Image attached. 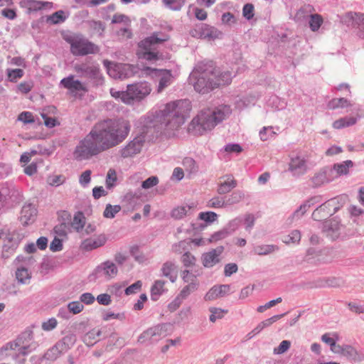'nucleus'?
<instances>
[{
	"instance_id": "obj_48",
	"label": "nucleus",
	"mask_w": 364,
	"mask_h": 364,
	"mask_svg": "<svg viewBox=\"0 0 364 364\" xmlns=\"http://www.w3.org/2000/svg\"><path fill=\"white\" fill-rule=\"evenodd\" d=\"M65 20L64 12L63 11H58L48 17V21L53 24H57Z\"/></svg>"
},
{
	"instance_id": "obj_35",
	"label": "nucleus",
	"mask_w": 364,
	"mask_h": 364,
	"mask_svg": "<svg viewBox=\"0 0 364 364\" xmlns=\"http://www.w3.org/2000/svg\"><path fill=\"white\" fill-rule=\"evenodd\" d=\"M353 163L350 160H347L341 164H336L333 165V169L336 171L337 174L346 175L348 173V169L353 167Z\"/></svg>"
},
{
	"instance_id": "obj_26",
	"label": "nucleus",
	"mask_w": 364,
	"mask_h": 364,
	"mask_svg": "<svg viewBox=\"0 0 364 364\" xmlns=\"http://www.w3.org/2000/svg\"><path fill=\"white\" fill-rule=\"evenodd\" d=\"M200 37L204 38H218L221 36V32L217 28L208 25H203L200 28Z\"/></svg>"
},
{
	"instance_id": "obj_6",
	"label": "nucleus",
	"mask_w": 364,
	"mask_h": 364,
	"mask_svg": "<svg viewBox=\"0 0 364 364\" xmlns=\"http://www.w3.org/2000/svg\"><path fill=\"white\" fill-rule=\"evenodd\" d=\"M168 39L169 37L167 35L154 33L152 36L140 41L136 53L139 59L150 62L158 60L160 58L158 53L151 51L152 46L155 44L166 41Z\"/></svg>"
},
{
	"instance_id": "obj_43",
	"label": "nucleus",
	"mask_w": 364,
	"mask_h": 364,
	"mask_svg": "<svg viewBox=\"0 0 364 364\" xmlns=\"http://www.w3.org/2000/svg\"><path fill=\"white\" fill-rule=\"evenodd\" d=\"M168 9L174 11L180 10L184 5L185 0H162Z\"/></svg>"
},
{
	"instance_id": "obj_14",
	"label": "nucleus",
	"mask_w": 364,
	"mask_h": 364,
	"mask_svg": "<svg viewBox=\"0 0 364 364\" xmlns=\"http://www.w3.org/2000/svg\"><path fill=\"white\" fill-rule=\"evenodd\" d=\"M106 236L105 235L101 234L83 240L80 245V247L83 250L90 251L103 246L106 243Z\"/></svg>"
},
{
	"instance_id": "obj_30",
	"label": "nucleus",
	"mask_w": 364,
	"mask_h": 364,
	"mask_svg": "<svg viewBox=\"0 0 364 364\" xmlns=\"http://www.w3.org/2000/svg\"><path fill=\"white\" fill-rule=\"evenodd\" d=\"M85 217L82 212H77L71 222V227L77 232L82 230L85 225Z\"/></svg>"
},
{
	"instance_id": "obj_59",
	"label": "nucleus",
	"mask_w": 364,
	"mask_h": 364,
	"mask_svg": "<svg viewBox=\"0 0 364 364\" xmlns=\"http://www.w3.org/2000/svg\"><path fill=\"white\" fill-rule=\"evenodd\" d=\"M18 119L21 122H23L25 124H31L35 122L33 115L30 112H21L18 117Z\"/></svg>"
},
{
	"instance_id": "obj_16",
	"label": "nucleus",
	"mask_w": 364,
	"mask_h": 364,
	"mask_svg": "<svg viewBox=\"0 0 364 364\" xmlns=\"http://www.w3.org/2000/svg\"><path fill=\"white\" fill-rule=\"evenodd\" d=\"M289 169L294 175H302L305 173L307 170L306 160L298 156L292 157L289 164Z\"/></svg>"
},
{
	"instance_id": "obj_9",
	"label": "nucleus",
	"mask_w": 364,
	"mask_h": 364,
	"mask_svg": "<svg viewBox=\"0 0 364 364\" xmlns=\"http://www.w3.org/2000/svg\"><path fill=\"white\" fill-rule=\"evenodd\" d=\"M143 75L146 76L150 75L151 77H159V84L157 89V92H161L167 86L171 84V73L167 70H158L155 68H151L149 67H144L141 69Z\"/></svg>"
},
{
	"instance_id": "obj_17",
	"label": "nucleus",
	"mask_w": 364,
	"mask_h": 364,
	"mask_svg": "<svg viewBox=\"0 0 364 364\" xmlns=\"http://www.w3.org/2000/svg\"><path fill=\"white\" fill-rule=\"evenodd\" d=\"M230 291V286L228 284H223L214 286L205 294L206 300H213L219 297H223Z\"/></svg>"
},
{
	"instance_id": "obj_37",
	"label": "nucleus",
	"mask_w": 364,
	"mask_h": 364,
	"mask_svg": "<svg viewBox=\"0 0 364 364\" xmlns=\"http://www.w3.org/2000/svg\"><path fill=\"white\" fill-rule=\"evenodd\" d=\"M61 355V350L58 345H55L48 349L44 355V358L50 361L55 360Z\"/></svg>"
},
{
	"instance_id": "obj_23",
	"label": "nucleus",
	"mask_w": 364,
	"mask_h": 364,
	"mask_svg": "<svg viewBox=\"0 0 364 364\" xmlns=\"http://www.w3.org/2000/svg\"><path fill=\"white\" fill-rule=\"evenodd\" d=\"M162 274L164 277H168L171 282H174L177 277V269L175 264L171 262H166L164 264L162 269Z\"/></svg>"
},
{
	"instance_id": "obj_63",
	"label": "nucleus",
	"mask_w": 364,
	"mask_h": 364,
	"mask_svg": "<svg viewBox=\"0 0 364 364\" xmlns=\"http://www.w3.org/2000/svg\"><path fill=\"white\" fill-rule=\"evenodd\" d=\"M57 320L55 318H51L42 323V329L46 331H49L54 329L57 326Z\"/></svg>"
},
{
	"instance_id": "obj_28",
	"label": "nucleus",
	"mask_w": 364,
	"mask_h": 364,
	"mask_svg": "<svg viewBox=\"0 0 364 364\" xmlns=\"http://www.w3.org/2000/svg\"><path fill=\"white\" fill-rule=\"evenodd\" d=\"M284 314L275 315L269 318H267L262 322H260L255 328L252 330L251 333L254 336L259 333L261 331H262L264 328L271 326L272 323L280 319L283 317Z\"/></svg>"
},
{
	"instance_id": "obj_38",
	"label": "nucleus",
	"mask_w": 364,
	"mask_h": 364,
	"mask_svg": "<svg viewBox=\"0 0 364 364\" xmlns=\"http://www.w3.org/2000/svg\"><path fill=\"white\" fill-rule=\"evenodd\" d=\"M328 181L329 180L327 178L326 172L325 171H321L316 173L311 178L312 183L315 186H320L328 182Z\"/></svg>"
},
{
	"instance_id": "obj_60",
	"label": "nucleus",
	"mask_w": 364,
	"mask_h": 364,
	"mask_svg": "<svg viewBox=\"0 0 364 364\" xmlns=\"http://www.w3.org/2000/svg\"><path fill=\"white\" fill-rule=\"evenodd\" d=\"M291 346V342L289 341H282L277 348L274 349L275 354H282L287 351Z\"/></svg>"
},
{
	"instance_id": "obj_24",
	"label": "nucleus",
	"mask_w": 364,
	"mask_h": 364,
	"mask_svg": "<svg viewBox=\"0 0 364 364\" xmlns=\"http://www.w3.org/2000/svg\"><path fill=\"white\" fill-rule=\"evenodd\" d=\"M358 117H345L333 122L332 126L336 129H340L353 126L356 124Z\"/></svg>"
},
{
	"instance_id": "obj_18",
	"label": "nucleus",
	"mask_w": 364,
	"mask_h": 364,
	"mask_svg": "<svg viewBox=\"0 0 364 364\" xmlns=\"http://www.w3.org/2000/svg\"><path fill=\"white\" fill-rule=\"evenodd\" d=\"M236 186L237 181L235 180L232 176H225L220 178L218 193L219 194H225L229 193Z\"/></svg>"
},
{
	"instance_id": "obj_62",
	"label": "nucleus",
	"mask_w": 364,
	"mask_h": 364,
	"mask_svg": "<svg viewBox=\"0 0 364 364\" xmlns=\"http://www.w3.org/2000/svg\"><path fill=\"white\" fill-rule=\"evenodd\" d=\"M338 339V336L337 333H333L332 337L330 336V333H325L321 336L322 341L329 345L331 348L334 346L336 341Z\"/></svg>"
},
{
	"instance_id": "obj_61",
	"label": "nucleus",
	"mask_w": 364,
	"mask_h": 364,
	"mask_svg": "<svg viewBox=\"0 0 364 364\" xmlns=\"http://www.w3.org/2000/svg\"><path fill=\"white\" fill-rule=\"evenodd\" d=\"M159 183V178L156 176H151L143 181L141 187L144 189H149Z\"/></svg>"
},
{
	"instance_id": "obj_19",
	"label": "nucleus",
	"mask_w": 364,
	"mask_h": 364,
	"mask_svg": "<svg viewBox=\"0 0 364 364\" xmlns=\"http://www.w3.org/2000/svg\"><path fill=\"white\" fill-rule=\"evenodd\" d=\"M4 349L5 351H11L9 354L11 355L18 356L20 355H26L28 353V347L21 344V341H16L7 343Z\"/></svg>"
},
{
	"instance_id": "obj_7",
	"label": "nucleus",
	"mask_w": 364,
	"mask_h": 364,
	"mask_svg": "<svg viewBox=\"0 0 364 364\" xmlns=\"http://www.w3.org/2000/svg\"><path fill=\"white\" fill-rule=\"evenodd\" d=\"M64 39L70 45L74 55H85L99 52L97 46L78 36H67Z\"/></svg>"
},
{
	"instance_id": "obj_36",
	"label": "nucleus",
	"mask_w": 364,
	"mask_h": 364,
	"mask_svg": "<svg viewBox=\"0 0 364 364\" xmlns=\"http://www.w3.org/2000/svg\"><path fill=\"white\" fill-rule=\"evenodd\" d=\"M323 20L321 15L315 14L310 15L309 26L312 31H316L319 29Z\"/></svg>"
},
{
	"instance_id": "obj_22",
	"label": "nucleus",
	"mask_w": 364,
	"mask_h": 364,
	"mask_svg": "<svg viewBox=\"0 0 364 364\" xmlns=\"http://www.w3.org/2000/svg\"><path fill=\"white\" fill-rule=\"evenodd\" d=\"M345 21L353 26H361L364 29V14L349 12L345 16Z\"/></svg>"
},
{
	"instance_id": "obj_4",
	"label": "nucleus",
	"mask_w": 364,
	"mask_h": 364,
	"mask_svg": "<svg viewBox=\"0 0 364 364\" xmlns=\"http://www.w3.org/2000/svg\"><path fill=\"white\" fill-rule=\"evenodd\" d=\"M152 89L147 82H139L127 85L126 91H117L114 88L110 89L112 97L120 99L126 105H133L140 102L149 96Z\"/></svg>"
},
{
	"instance_id": "obj_34",
	"label": "nucleus",
	"mask_w": 364,
	"mask_h": 364,
	"mask_svg": "<svg viewBox=\"0 0 364 364\" xmlns=\"http://www.w3.org/2000/svg\"><path fill=\"white\" fill-rule=\"evenodd\" d=\"M103 274L109 278L114 277L117 274V268L116 265L111 262H106L103 263L101 267Z\"/></svg>"
},
{
	"instance_id": "obj_54",
	"label": "nucleus",
	"mask_w": 364,
	"mask_h": 364,
	"mask_svg": "<svg viewBox=\"0 0 364 364\" xmlns=\"http://www.w3.org/2000/svg\"><path fill=\"white\" fill-rule=\"evenodd\" d=\"M100 331L98 330H92L85 334L84 337V342L89 346H92L94 344L95 341L93 340L95 339L96 337L100 336Z\"/></svg>"
},
{
	"instance_id": "obj_15",
	"label": "nucleus",
	"mask_w": 364,
	"mask_h": 364,
	"mask_svg": "<svg viewBox=\"0 0 364 364\" xmlns=\"http://www.w3.org/2000/svg\"><path fill=\"white\" fill-rule=\"evenodd\" d=\"M37 210L36 207L30 203L26 204L21 209L19 219L23 225H27L35 220Z\"/></svg>"
},
{
	"instance_id": "obj_25",
	"label": "nucleus",
	"mask_w": 364,
	"mask_h": 364,
	"mask_svg": "<svg viewBox=\"0 0 364 364\" xmlns=\"http://www.w3.org/2000/svg\"><path fill=\"white\" fill-rule=\"evenodd\" d=\"M162 331L163 329L161 326H156L149 328L141 334L139 341L143 342L144 341L151 339L154 337L160 336L162 333Z\"/></svg>"
},
{
	"instance_id": "obj_45",
	"label": "nucleus",
	"mask_w": 364,
	"mask_h": 364,
	"mask_svg": "<svg viewBox=\"0 0 364 364\" xmlns=\"http://www.w3.org/2000/svg\"><path fill=\"white\" fill-rule=\"evenodd\" d=\"M65 181V177L63 175H52L48 177L47 183L53 186H58Z\"/></svg>"
},
{
	"instance_id": "obj_10",
	"label": "nucleus",
	"mask_w": 364,
	"mask_h": 364,
	"mask_svg": "<svg viewBox=\"0 0 364 364\" xmlns=\"http://www.w3.org/2000/svg\"><path fill=\"white\" fill-rule=\"evenodd\" d=\"M60 84L75 95L82 96L87 92L86 86L80 80H75L73 75H70L61 80Z\"/></svg>"
},
{
	"instance_id": "obj_11",
	"label": "nucleus",
	"mask_w": 364,
	"mask_h": 364,
	"mask_svg": "<svg viewBox=\"0 0 364 364\" xmlns=\"http://www.w3.org/2000/svg\"><path fill=\"white\" fill-rule=\"evenodd\" d=\"M74 69L82 77L102 80L100 73V69L95 65L82 63L80 65H75Z\"/></svg>"
},
{
	"instance_id": "obj_57",
	"label": "nucleus",
	"mask_w": 364,
	"mask_h": 364,
	"mask_svg": "<svg viewBox=\"0 0 364 364\" xmlns=\"http://www.w3.org/2000/svg\"><path fill=\"white\" fill-rule=\"evenodd\" d=\"M69 230V225L65 223H62L54 228L55 232L59 236H66Z\"/></svg>"
},
{
	"instance_id": "obj_44",
	"label": "nucleus",
	"mask_w": 364,
	"mask_h": 364,
	"mask_svg": "<svg viewBox=\"0 0 364 364\" xmlns=\"http://www.w3.org/2000/svg\"><path fill=\"white\" fill-rule=\"evenodd\" d=\"M276 133L273 130L272 127H264L259 132V137L262 141H267L272 139Z\"/></svg>"
},
{
	"instance_id": "obj_39",
	"label": "nucleus",
	"mask_w": 364,
	"mask_h": 364,
	"mask_svg": "<svg viewBox=\"0 0 364 364\" xmlns=\"http://www.w3.org/2000/svg\"><path fill=\"white\" fill-rule=\"evenodd\" d=\"M6 73L8 80L12 82H17V80L21 79L24 75V72L22 69H7Z\"/></svg>"
},
{
	"instance_id": "obj_52",
	"label": "nucleus",
	"mask_w": 364,
	"mask_h": 364,
	"mask_svg": "<svg viewBox=\"0 0 364 364\" xmlns=\"http://www.w3.org/2000/svg\"><path fill=\"white\" fill-rule=\"evenodd\" d=\"M324 228L326 229L328 235L331 237H334V234L338 230V225L335 221H326Z\"/></svg>"
},
{
	"instance_id": "obj_13",
	"label": "nucleus",
	"mask_w": 364,
	"mask_h": 364,
	"mask_svg": "<svg viewBox=\"0 0 364 364\" xmlns=\"http://www.w3.org/2000/svg\"><path fill=\"white\" fill-rule=\"evenodd\" d=\"M223 247L220 246L215 249L204 253L202 256L203 264L205 267H212L220 262V256L223 252Z\"/></svg>"
},
{
	"instance_id": "obj_53",
	"label": "nucleus",
	"mask_w": 364,
	"mask_h": 364,
	"mask_svg": "<svg viewBox=\"0 0 364 364\" xmlns=\"http://www.w3.org/2000/svg\"><path fill=\"white\" fill-rule=\"evenodd\" d=\"M91 170H85L79 176V183L82 187H86L91 181Z\"/></svg>"
},
{
	"instance_id": "obj_31",
	"label": "nucleus",
	"mask_w": 364,
	"mask_h": 364,
	"mask_svg": "<svg viewBox=\"0 0 364 364\" xmlns=\"http://www.w3.org/2000/svg\"><path fill=\"white\" fill-rule=\"evenodd\" d=\"M351 105L350 102L346 98H334L330 100L328 103V107L330 109L344 108L350 107Z\"/></svg>"
},
{
	"instance_id": "obj_1",
	"label": "nucleus",
	"mask_w": 364,
	"mask_h": 364,
	"mask_svg": "<svg viewBox=\"0 0 364 364\" xmlns=\"http://www.w3.org/2000/svg\"><path fill=\"white\" fill-rule=\"evenodd\" d=\"M129 122L124 119L98 121L78 143L73 153L77 161L88 160L122 143L130 132Z\"/></svg>"
},
{
	"instance_id": "obj_3",
	"label": "nucleus",
	"mask_w": 364,
	"mask_h": 364,
	"mask_svg": "<svg viewBox=\"0 0 364 364\" xmlns=\"http://www.w3.org/2000/svg\"><path fill=\"white\" fill-rule=\"evenodd\" d=\"M231 112V108L228 105H220L213 110H201L189 124L188 132L194 135H203L228 117Z\"/></svg>"
},
{
	"instance_id": "obj_21",
	"label": "nucleus",
	"mask_w": 364,
	"mask_h": 364,
	"mask_svg": "<svg viewBox=\"0 0 364 364\" xmlns=\"http://www.w3.org/2000/svg\"><path fill=\"white\" fill-rule=\"evenodd\" d=\"M334 203V200H331L321 205L319 208H316L312 213V218L314 220H321L331 215L330 213L326 212V210L330 206L333 205Z\"/></svg>"
},
{
	"instance_id": "obj_50",
	"label": "nucleus",
	"mask_w": 364,
	"mask_h": 364,
	"mask_svg": "<svg viewBox=\"0 0 364 364\" xmlns=\"http://www.w3.org/2000/svg\"><path fill=\"white\" fill-rule=\"evenodd\" d=\"M341 355L348 359L355 360L358 357V352L353 347L346 345L344 346Z\"/></svg>"
},
{
	"instance_id": "obj_33",
	"label": "nucleus",
	"mask_w": 364,
	"mask_h": 364,
	"mask_svg": "<svg viewBox=\"0 0 364 364\" xmlns=\"http://www.w3.org/2000/svg\"><path fill=\"white\" fill-rule=\"evenodd\" d=\"M279 248L274 245H260L254 248V252L258 255H267L274 252Z\"/></svg>"
},
{
	"instance_id": "obj_47",
	"label": "nucleus",
	"mask_w": 364,
	"mask_h": 364,
	"mask_svg": "<svg viewBox=\"0 0 364 364\" xmlns=\"http://www.w3.org/2000/svg\"><path fill=\"white\" fill-rule=\"evenodd\" d=\"M117 180L116 171L113 168H109L106 176V186L107 188H111L114 186Z\"/></svg>"
},
{
	"instance_id": "obj_55",
	"label": "nucleus",
	"mask_w": 364,
	"mask_h": 364,
	"mask_svg": "<svg viewBox=\"0 0 364 364\" xmlns=\"http://www.w3.org/2000/svg\"><path fill=\"white\" fill-rule=\"evenodd\" d=\"M225 200L223 198L214 197L208 202L207 206L209 208H220L225 206Z\"/></svg>"
},
{
	"instance_id": "obj_41",
	"label": "nucleus",
	"mask_w": 364,
	"mask_h": 364,
	"mask_svg": "<svg viewBox=\"0 0 364 364\" xmlns=\"http://www.w3.org/2000/svg\"><path fill=\"white\" fill-rule=\"evenodd\" d=\"M112 23H121L124 26H130L131 20L129 16L122 14H116L112 19Z\"/></svg>"
},
{
	"instance_id": "obj_12",
	"label": "nucleus",
	"mask_w": 364,
	"mask_h": 364,
	"mask_svg": "<svg viewBox=\"0 0 364 364\" xmlns=\"http://www.w3.org/2000/svg\"><path fill=\"white\" fill-rule=\"evenodd\" d=\"M142 146V139L141 138H135L122 148L119 152L123 158L132 157L141 151Z\"/></svg>"
},
{
	"instance_id": "obj_5",
	"label": "nucleus",
	"mask_w": 364,
	"mask_h": 364,
	"mask_svg": "<svg viewBox=\"0 0 364 364\" xmlns=\"http://www.w3.org/2000/svg\"><path fill=\"white\" fill-rule=\"evenodd\" d=\"M212 77H215L212 65H208L205 68L198 66L190 75L189 80L196 91L204 94L214 89Z\"/></svg>"
},
{
	"instance_id": "obj_49",
	"label": "nucleus",
	"mask_w": 364,
	"mask_h": 364,
	"mask_svg": "<svg viewBox=\"0 0 364 364\" xmlns=\"http://www.w3.org/2000/svg\"><path fill=\"white\" fill-rule=\"evenodd\" d=\"M198 285V282H192V284H188L183 288L178 295L185 299L191 292L197 289Z\"/></svg>"
},
{
	"instance_id": "obj_40",
	"label": "nucleus",
	"mask_w": 364,
	"mask_h": 364,
	"mask_svg": "<svg viewBox=\"0 0 364 364\" xmlns=\"http://www.w3.org/2000/svg\"><path fill=\"white\" fill-rule=\"evenodd\" d=\"M121 210V206L119 205H107L104 213L103 216L106 218H113L117 213H118Z\"/></svg>"
},
{
	"instance_id": "obj_29",
	"label": "nucleus",
	"mask_w": 364,
	"mask_h": 364,
	"mask_svg": "<svg viewBox=\"0 0 364 364\" xmlns=\"http://www.w3.org/2000/svg\"><path fill=\"white\" fill-rule=\"evenodd\" d=\"M193 208V206L188 205L177 206L172 210L171 216L174 219L180 220L187 215Z\"/></svg>"
},
{
	"instance_id": "obj_51",
	"label": "nucleus",
	"mask_w": 364,
	"mask_h": 364,
	"mask_svg": "<svg viewBox=\"0 0 364 364\" xmlns=\"http://www.w3.org/2000/svg\"><path fill=\"white\" fill-rule=\"evenodd\" d=\"M217 214L211 211L201 212L198 215V218L201 220H204L206 223H213L217 220Z\"/></svg>"
},
{
	"instance_id": "obj_32",
	"label": "nucleus",
	"mask_w": 364,
	"mask_h": 364,
	"mask_svg": "<svg viewBox=\"0 0 364 364\" xmlns=\"http://www.w3.org/2000/svg\"><path fill=\"white\" fill-rule=\"evenodd\" d=\"M301 238V232L297 230H292L289 234L284 235L282 237V241L287 245H295L300 242Z\"/></svg>"
},
{
	"instance_id": "obj_2",
	"label": "nucleus",
	"mask_w": 364,
	"mask_h": 364,
	"mask_svg": "<svg viewBox=\"0 0 364 364\" xmlns=\"http://www.w3.org/2000/svg\"><path fill=\"white\" fill-rule=\"evenodd\" d=\"M191 104L188 100H179L165 105L156 115L164 134L170 137L174 136L189 117Z\"/></svg>"
},
{
	"instance_id": "obj_46",
	"label": "nucleus",
	"mask_w": 364,
	"mask_h": 364,
	"mask_svg": "<svg viewBox=\"0 0 364 364\" xmlns=\"http://www.w3.org/2000/svg\"><path fill=\"white\" fill-rule=\"evenodd\" d=\"M16 279L23 284L27 283L30 279V274L27 269H18L16 273Z\"/></svg>"
},
{
	"instance_id": "obj_8",
	"label": "nucleus",
	"mask_w": 364,
	"mask_h": 364,
	"mask_svg": "<svg viewBox=\"0 0 364 364\" xmlns=\"http://www.w3.org/2000/svg\"><path fill=\"white\" fill-rule=\"evenodd\" d=\"M108 74L113 78L124 79L132 77L136 73L137 68L130 64L112 63L105 60Z\"/></svg>"
},
{
	"instance_id": "obj_64",
	"label": "nucleus",
	"mask_w": 364,
	"mask_h": 364,
	"mask_svg": "<svg viewBox=\"0 0 364 364\" xmlns=\"http://www.w3.org/2000/svg\"><path fill=\"white\" fill-rule=\"evenodd\" d=\"M242 14L244 17L250 20L254 16V6L251 4H247L243 6Z\"/></svg>"
},
{
	"instance_id": "obj_58",
	"label": "nucleus",
	"mask_w": 364,
	"mask_h": 364,
	"mask_svg": "<svg viewBox=\"0 0 364 364\" xmlns=\"http://www.w3.org/2000/svg\"><path fill=\"white\" fill-rule=\"evenodd\" d=\"M196 260L195 257L190 252H186L182 256V262L184 266L187 267L193 266L196 263Z\"/></svg>"
},
{
	"instance_id": "obj_56",
	"label": "nucleus",
	"mask_w": 364,
	"mask_h": 364,
	"mask_svg": "<svg viewBox=\"0 0 364 364\" xmlns=\"http://www.w3.org/2000/svg\"><path fill=\"white\" fill-rule=\"evenodd\" d=\"M68 308L70 312L73 313V314H77L83 310L84 306L80 301H77L70 302L68 305Z\"/></svg>"
},
{
	"instance_id": "obj_42",
	"label": "nucleus",
	"mask_w": 364,
	"mask_h": 364,
	"mask_svg": "<svg viewBox=\"0 0 364 364\" xmlns=\"http://www.w3.org/2000/svg\"><path fill=\"white\" fill-rule=\"evenodd\" d=\"M209 311L210 312V321L213 323L215 322L218 319L222 318L228 312L227 311L215 307L210 308Z\"/></svg>"
},
{
	"instance_id": "obj_20",
	"label": "nucleus",
	"mask_w": 364,
	"mask_h": 364,
	"mask_svg": "<svg viewBox=\"0 0 364 364\" xmlns=\"http://www.w3.org/2000/svg\"><path fill=\"white\" fill-rule=\"evenodd\" d=\"M213 73L215 77H212L214 82V88L220 86L229 85L232 80V73L229 71H225L219 73L215 68H213Z\"/></svg>"
},
{
	"instance_id": "obj_27",
	"label": "nucleus",
	"mask_w": 364,
	"mask_h": 364,
	"mask_svg": "<svg viewBox=\"0 0 364 364\" xmlns=\"http://www.w3.org/2000/svg\"><path fill=\"white\" fill-rule=\"evenodd\" d=\"M165 291V282L160 279L155 281L151 289V299L156 301Z\"/></svg>"
}]
</instances>
